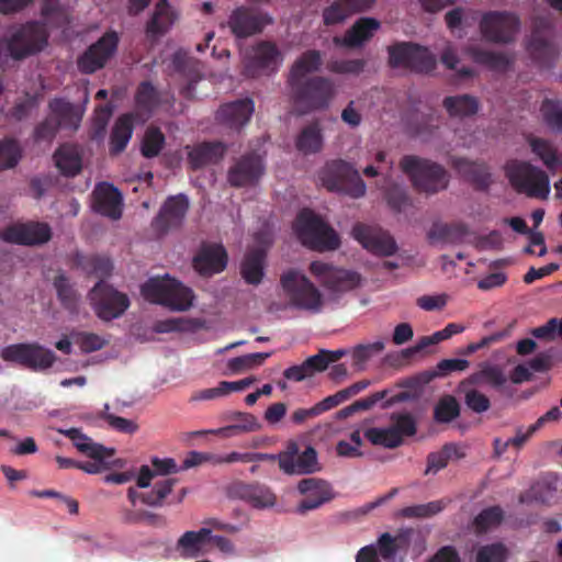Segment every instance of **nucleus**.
Segmentation results:
<instances>
[{"instance_id":"37","label":"nucleus","mask_w":562,"mask_h":562,"mask_svg":"<svg viewBox=\"0 0 562 562\" xmlns=\"http://www.w3.org/2000/svg\"><path fill=\"white\" fill-rule=\"evenodd\" d=\"M212 530L203 527L198 531H186L177 541L176 550L183 559H194L200 557L202 547L207 541Z\"/></svg>"},{"instance_id":"4","label":"nucleus","mask_w":562,"mask_h":562,"mask_svg":"<svg viewBox=\"0 0 562 562\" xmlns=\"http://www.w3.org/2000/svg\"><path fill=\"white\" fill-rule=\"evenodd\" d=\"M512 188L528 198L547 200L550 194V179L542 169L529 161L513 159L504 167Z\"/></svg>"},{"instance_id":"38","label":"nucleus","mask_w":562,"mask_h":562,"mask_svg":"<svg viewBox=\"0 0 562 562\" xmlns=\"http://www.w3.org/2000/svg\"><path fill=\"white\" fill-rule=\"evenodd\" d=\"M324 145L323 130L319 121L315 120L304 126L295 138L296 149L304 155L317 154Z\"/></svg>"},{"instance_id":"17","label":"nucleus","mask_w":562,"mask_h":562,"mask_svg":"<svg viewBox=\"0 0 562 562\" xmlns=\"http://www.w3.org/2000/svg\"><path fill=\"white\" fill-rule=\"evenodd\" d=\"M265 173L262 157L257 153L241 155L228 169L227 182L233 188H244L258 183Z\"/></svg>"},{"instance_id":"7","label":"nucleus","mask_w":562,"mask_h":562,"mask_svg":"<svg viewBox=\"0 0 562 562\" xmlns=\"http://www.w3.org/2000/svg\"><path fill=\"white\" fill-rule=\"evenodd\" d=\"M318 179L328 191L344 193L353 199L363 196L367 191L358 170L341 159L327 162L318 172Z\"/></svg>"},{"instance_id":"34","label":"nucleus","mask_w":562,"mask_h":562,"mask_svg":"<svg viewBox=\"0 0 562 562\" xmlns=\"http://www.w3.org/2000/svg\"><path fill=\"white\" fill-rule=\"evenodd\" d=\"M442 106L451 117L465 119L477 114L481 103L479 98L463 93L448 95L442 100Z\"/></svg>"},{"instance_id":"13","label":"nucleus","mask_w":562,"mask_h":562,"mask_svg":"<svg viewBox=\"0 0 562 562\" xmlns=\"http://www.w3.org/2000/svg\"><path fill=\"white\" fill-rule=\"evenodd\" d=\"M520 27L519 18L507 11H490L480 21L483 37L492 43L507 44L514 41Z\"/></svg>"},{"instance_id":"11","label":"nucleus","mask_w":562,"mask_h":562,"mask_svg":"<svg viewBox=\"0 0 562 562\" xmlns=\"http://www.w3.org/2000/svg\"><path fill=\"white\" fill-rule=\"evenodd\" d=\"M557 36L558 32L549 19H535L527 49L540 66L551 67L555 60L559 54Z\"/></svg>"},{"instance_id":"52","label":"nucleus","mask_w":562,"mask_h":562,"mask_svg":"<svg viewBox=\"0 0 562 562\" xmlns=\"http://www.w3.org/2000/svg\"><path fill=\"white\" fill-rule=\"evenodd\" d=\"M461 407L453 395L446 394L439 398L434 407V420L438 424H448L460 416Z\"/></svg>"},{"instance_id":"26","label":"nucleus","mask_w":562,"mask_h":562,"mask_svg":"<svg viewBox=\"0 0 562 562\" xmlns=\"http://www.w3.org/2000/svg\"><path fill=\"white\" fill-rule=\"evenodd\" d=\"M227 25L237 38H246L260 33L263 29L262 18L245 5L232 11Z\"/></svg>"},{"instance_id":"12","label":"nucleus","mask_w":562,"mask_h":562,"mask_svg":"<svg viewBox=\"0 0 562 562\" xmlns=\"http://www.w3.org/2000/svg\"><path fill=\"white\" fill-rule=\"evenodd\" d=\"M2 360L16 363L32 371H44L53 367L56 355L40 344H13L0 353Z\"/></svg>"},{"instance_id":"41","label":"nucleus","mask_w":562,"mask_h":562,"mask_svg":"<svg viewBox=\"0 0 562 562\" xmlns=\"http://www.w3.org/2000/svg\"><path fill=\"white\" fill-rule=\"evenodd\" d=\"M467 234L468 228L464 224L435 222L428 231L427 237L431 243L459 244Z\"/></svg>"},{"instance_id":"44","label":"nucleus","mask_w":562,"mask_h":562,"mask_svg":"<svg viewBox=\"0 0 562 562\" xmlns=\"http://www.w3.org/2000/svg\"><path fill=\"white\" fill-rule=\"evenodd\" d=\"M41 14L45 27L63 29L70 23L69 12L60 0H44Z\"/></svg>"},{"instance_id":"22","label":"nucleus","mask_w":562,"mask_h":562,"mask_svg":"<svg viewBox=\"0 0 562 562\" xmlns=\"http://www.w3.org/2000/svg\"><path fill=\"white\" fill-rule=\"evenodd\" d=\"M297 490L305 496L297 507L300 514L316 509L334 498L330 485L326 481L315 477L301 480Z\"/></svg>"},{"instance_id":"32","label":"nucleus","mask_w":562,"mask_h":562,"mask_svg":"<svg viewBox=\"0 0 562 562\" xmlns=\"http://www.w3.org/2000/svg\"><path fill=\"white\" fill-rule=\"evenodd\" d=\"M322 64L319 50L308 49L302 53L290 67L286 83L310 79V75L317 72Z\"/></svg>"},{"instance_id":"6","label":"nucleus","mask_w":562,"mask_h":562,"mask_svg":"<svg viewBox=\"0 0 562 562\" xmlns=\"http://www.w3.org/2000/svg\"><path fill=\"white\" fill-rule=\"evenodd\" d=\"M145 300L164 305L172 311H187L192 306L193 291L176 279L151 278L142 285Z\"/></svg>"},{"instance_id":"35","label":"nucleus","mask_w":562,"mask_h":562,"mask_svg":"<svg viewBox=\"0 0 562 562\" xmlns=\"http://www.w3.org/2000/svg\"><path fill=\"white\" fill-rule=\"evenodd\" d=\"M133 121L134 115L132 113H125L117 117L110 135V155L116 156L125 150L133 135Z\"/></svg>"},{"instance_id":"30","label":"nucleus","mask_w":562,"mask_h":562,"mask_svg":"<svg viewBox=\"0 0 562 562\" xmlns=\"http://www.w3.org/2000/svg\"><path fill=\"white\" fill-rule=\"evenodd\" d=\"M53 159L59 172L68 178L76 177L82 169V156L72 144H63L54 153Z\"/></svg>"},{"instance_id":"24","label":"nucleus","mask_w":562,"mask_h":562,"mask_svg":"<svg viewBox=\"0 0 562 562\" xmlns=\"http://www.w3.org/2000/svg\"><path fill=\"white\" fill-rule=\"evenodd\" d=\"M232 497L241 499L255 508H268L276 504L272 491L260 483L235 482L229 487Z\"/></svg>"},{"instance_id":"40","label":"nucleus","mask_w":562,"mask_h":562,"mask_svg":"<svg viewBox=\"0 0 562 562\" xmlns=\"http://www.w3.org/2000/svg\"><path fill=\"white\" fill-rule=\"evenodd\" d=\"M266 251L262 248L249 250L241 262L240 273L248 284L257 285L263 278Z\"/></svg>"},{"instance_id":"55","label":"nucleus","mask_w":562,"mask_h":562,"mask_svg":"<svg viewBox=\"0 0 562 562\" xmlns=\"http://www.w3.org/2000/svg\"><path fill=\"white\" fill-rule=\"evenodd\" d=\"M166 137L159 127L149 126L143 137L140 153L145 158H155L162 150Z\"/></svg>"},{"instance_id":"54","label":"nucleus","mask_w":562,"mask_h":562,"mask_svg":"<svg viewBox=\"0 0 562 562\" xmlns=\"http://www.w3.org/2000/svg\"><path fill=\"white\" fill-rule=\"evenodd\" d=\"M540 112L543 122L551 131L562 133V103L560 100L546 98L540 105Z\"/></svg>"},{"instance_id":"14","label":"nucleus","mask_w":562,"mask_h":562,"mask_svg":"<svg viewBox=\"0 0 562 562\" xmlns=\"http://www.w3.org/2000/svg\"><path fill=\"white\" fill-rule=\"evenodd\" d=\"M310 271L324 288L333 293H346L359 288L362 283V277L357 271L336 268L318 260L311 262Z\"/></svg>"},{"instance_id":"20","label":"nucleus","mask_w":562,"mask_h":562,"mask_svg":"<svg viewBox=\"0 0 562 562\" xmlns=\"http://www.w3.org/2000/svg\"><path fill=\"white\" fill-rule=\"evenodd\" d=\"M352 237L363 248L380 256H392L397 250L394 238L378 226L357 223L352 228Z\"/></svg>"},{"instance_id":"36","label":"nucleus","mask_w":562,"mask_h":562,"mask_svg":"<svg viewBox=\"0 0 562 562\" xmlns=\"http://www.w3.org/2000/svg\"><path fill=\"white\" fill-rule=\"evenodd\" d=\"M412 529H405L396 536L389 532L382 533L376 541L378 557L385 561L395 559L400 550H406L411 542Z\"/></svg>"},{"instance_id":"23","label":"nucleus","mask_w":562,"mask_h":562,"mask_svg":"<svg viewBox=\"0 0 562 562\" xmlns=\"http://www.w3.org/2000/svg\"><path fill=\"white\" fill-rule=\"evenodd\" d=\"M93 210L111 220H120L123 213L122 193L108 182L98 184L93 191Z\"/></svg>"},{"instance_id":"45","label":"nucleus","mask_w":562,"mask_h":562,"mask_svg":"<svg viewBox=\"0 0 562 562\" xmlns=\"http://www.w3.org/2000/svg\"><path fill=\"white\" fill-rule=\"evenodd\" d=\"M506 381L507 378L499 367L484 363L479 371L470 374L469 378L462 382V385H482L486 383L492 387L498 389L503 386Z\"/></svg>"},{"instance_id":"59","label":"nucleus","mask_w":562,"mask_h":562,"mask_svg":"<svg viewBox=\"0 0 562 562\" xmlns=\"http://www.w3.org/2000/svg\"><path fill=\"white\" fill-rule=\"evenodd\" d=\"M271 356L272 352L248 353L229 359L227 367L233 373H239L244 370L261 366Z\"/></svg>"},{"instance_id":"31","label":"nucleus","mask_w":562,"mask_h":562,"mask_svg":"<svg viewBox=\"0 0 562 562\" xmlns=\"http://www.w3.org/2000/svg\"><path fill=\"white\" fill-rule=\"evenodd\" d=\"M226 147L220 142H204L188 153V160L193 170L206 165L217 164L225 155Z\"/></svg>"},{"instance_id":"57","label":"nucleus","mask_w":562,"mask_h":562,"mask_svg":"<svg viewBox=\"0 0 562 562\" xmlns=\"http://www.w3.org/2000/svg\"><path fill=\"white\" fill-rule=\"evenodd\" d=\"M447 504V501L438 499L427 504L412 505L402 508L400 515L404 518H429L442 512Z\"/></svg>"},{"instance_id":"60","label":"nucleus","mask_w":562,"mask_h":562,"mask_svg":"<svg viewBox=\"0 0 562 562\" xmlns=\"http://www.w3.org/2000/svg\"><path fill=\"white\" fill-rule=\"evenodd\" d=\"M392 422L391 427L401 437L403 443L404 437H413L417 432V422L413 414L408 412L392 413L390 416Z\"/></svg>"},{"instance_id":"58","label":"nucleus","mask_w":562,"mask_h":562,"mask_svg":"<svg viewBox=\"0 0 562 562\" xmlns=\"http://www.w3.org/2000/svg\"><path fill=\"white\" fill-rule=\"evenodd\" d=\"M22 158V149L18 140L4 138L0 140V171L14 168Z\"/></svg>"},{"instance_id":"15","label":"nucleus","mask_w":562,"mask_h":562,"mask_svg":"<svg viewBox=\"0 0 562 562\" xmlns=\"http://www.w3.org/2000/svg\"><path fill=\"white\" fill-rule=\"evenodd\" d=\"M282 59V54L274 43L260 41L252 46L245 60L244 75L249 78L270 75L279 69Z\"/></svg>"},{"instance_id":"62","label":"nucleus","mask_w":562,"mask_h":562,"mask_svg":"<svg viewBox=\"0 0 562 562\" xmlns=\"http://www.w3.org/2000/svg\"><path fill=\"white\" fill-rule=\"evenodd\" d=\"M503 517L504 513L499 506H491L488 508L483 509L474 518L473 524L477 532H485L491 527L499 525L503 520Z\"/></svg>"},{"instance_id":"42","label":"nucleus","mask_w":562,"mask_h":562,"mask_svg":"<svg viewBox=\"0 0 562 562\" xmlns=\"http://www.w3.org/2000/svg\"><path fill=\"white\" fill-rule=\"evenodd\" d=\"M59 432L70 439L77 450L90 459H101L106 452L105 446L94 442L79 428L60 429Z\"/></svg>"},{"instance_id":"51","label":"nucleus","mask_w":562,"mask_h":562,"mask_svg":"<svg viewBox=\"0 0 562 562\" xmlns=\"http://www.w3.org/2000/svg\"><path fill=\"white\" fill-rule=\"evenodd\" d=\"M383 196L392 211L401 213L411 204V199L404 187L393 182L391 179L384 180L382 187Z\"/></svg>"},{"instance_id":"64","label":"nucleus","mask_w":562,"mask_h":562,"mask_svg":"<svg viewBox=\"0 0 562 562\" xmlns=\"http://www.w3.org/2000/svg\"><path fill=\"white\" fill-rule=\"evenodd\" d=\"M507 549L503 543H491L481 547L476 552V562H505Z\"/></svg>"},{"instance_id":"2","label":"nucleus","mask_w":562,"mask_h":562,"mask_svg":"<svg viewBox=\"0 0 562 562\" xmlns=\"http://www.w3.org/2000/svg\"><path fill=\"white\" fill-rule=\"evenodd\" d=\"M400 168L418 192L435 194L445 190L449 184L447 170L429 159L405 155L400 161Z\"/></svg>"},{"instance_id":"9","label":"nucleus","mask_w":562,"mask_h":562,"mask_svg":"<svg viewBox=\"0 0 562 562\" xmlns=\"http://www.w3.org/2000/svg\"><path fill=\"white\" fill-rule=\"evenodd\" d=\"M389 65L406 68L416 74H429L437 66L436 57L428 48L414 43H396L387 47Z\"/></svg>"},{"instance_id":"50","label":"nucleus","mask_w":562,"mask_h":562,"mask_svg":"<svg viewBox=\"0 0 562 562\" xmlns=\"http://www.w3.org/2000/svg\"><path fill=\"white\" fill-rule=\"evenodd\" d=\"M54 288L63 307L70 313L78 312L79 295L64 273L55 277Z\"/></svg>"},{"instance_id":"28","label":"nucleus","mask_w":562,"mask_h":562,"mask_svg":"<svg viewBox=\"0 0 562 562\" xmlns=\"http://www.w3.org/2000/svg\"><path fill=\"white\" fill-rule=\"evenodd\" d=\"M254 111L251 99L236 100L222 105L216 112V120L229 128L239 130L249 122Z\"/></svg>"},{"instance_id":"16","label":"nucleus","mask_w":562,"mask_h":562,"mask_svg":"<svg viewBox=\"0 0 562 562\" xmlns=\"http://www.w3.org/2000/svg\"><path fill=\"white\" fill-rule=\"evenodd\" d=\"M0 238L16 245H43L52 238V228L44 222L12 224L0 231Z\"/></svg>"},{"instance_id":"47","label":"nucleus","mask_w":562,"mask_h":562,"mask_svg":"<svg viewBox=\"0 0 562 562\" xmlns=\"http://www.w3.org/2000/svg\"><path fill=\"white\" fill-rule=\"evenodd\" d=\"M467 53L474 63L484 65L492 70H506L510 64L507 55L483 49L475 45L468 46Z\"/></svg>"},{"instance_id":"49","label":"nucleus","mask_w":562,"mask_h":562,"mask_svg":"<svg viewBox=\"0 0 562 562\" xmlns=\"http://www.w3.org/2000/svg\"><path fill=\"white\" fill-rule=\"evenodd\" d=\"M159 103V93L154 85L149 81H142L135 93L137 110L149 116L158 108Z\"/></svg>"},{"instance_id":"10","label":"nucleus","mask_w":562,"mask_h":562,"mask_svg":"<svg viewBox=\"0 0 562 562\" xmlns=\"http://www.w3.org/2000/svg\"><path fill=\"white\" fill-rule=\"evenodd\" d=\"M88 299L95 315L104 322L121 317L131 305L125 293L103 280L97 282L90 290Z\"/></svg>"},{"instance_id":"18","label":"nucleus","mask_w":562,"mask_h":562,"mask_svg":"<svg viewBox=\"0 0 562 562\" xmlns=\"http://www.w3.org/2000/svg\"><path fill=\"white\" fill-rule=\"evenodd\" d=\"M189 206V199L186 194L179 193L177 195L169 196L160 207L159 213L153 220V229L158 235H165L170 229L181 227Z\"/></svg>"},{"instance_id":"56","label":"nucleus","mask_w":562,"mask_h":562,"mask_svg":"<svg viewBox=\"0 0 562 562\" xmlns=\"http://www.w3.org/2000/svg\"><path fill=\"white\" fill-rule=\"evenodd\" d=\"M364 437L374 446L394 449L402 445L401 437L390 426L386 428H369L364 431Z\"/></svg>"},{"instance_id":"46","label":"nucleus","mask_w":562,"mask_h":562,"mask_svg":"<svg viewBox=\"0 0 562 562\" xmlns=\"http://www.w3.org/2000/svg\"><path fill=\"white\" fill-rule=\"evenodd\" d=\"M464 452L456 443H446L439 451L431 452L427 457V468L425 474H436L445 469L450 460L464 458Z\"/></svg>"},{"instance_id":"29","label":"nucleus","mask_w":562,"mask_h":562,"mask_svg":"<svg viewBox=\"0 0 562 562\" xmlns=\"http://www.w3.org/2000/svg\"><path fill=\"white\" fill-rule=\"evenodd\" d=\"M452 166L476 190H487L493 182L490 167L484 161L454 158Z\"/></svg>"},{"instance_id":"39","label":"nucleus","mask_w":562,"mask_h":562,"mask_svg":"<svg viewBox=\"0 0 562 562\" xmlns=\"http://www.w3.org/2000/svg\"><path fill=\"white\" fill-rule=\"evenodd\" d=\"M179 468L172 458H153L151 468L149 465H142L137 475L136 484L139 488H147L150 486L151 480L158 475H168L177 473Z\"/></svg>"},{"instance_id":"19","label":"nucleus","mask_w":562,"mask_h":562,"mask_svg":"<svg viewBox=\"0 0 562 562\" xmlns=\"http://www.w3.org/2000/svg\"><path fill=\"white\" fill-rule=\"evenodd\" d=\"M119 37L115 32H108L79 57L78 68L83 74H93L103 68L117 48Z\"/></svg>"},{"instance_id":"27","label":"nucleus","mask_w":562,"mask_h":562,"mask_svg":"<svg viewBox=\"0 0 562 562\" xmlns=\"http://www.w3.org/2000/svg\"><path fill=\"white\" fill-rule=\"evenodd\" d=\"M227 252L222 245L204 246L193 258V268L203 277L222 272L227 266Z\"/></svg>"},{"instance_id":"43","label":"nucleus","mask_w":562,"mask_h":562,"mask_svg":"<svg viewBox=\"0 0 562 562\" xmlns=\"http://www.w3.org/2000/svg\"><path fill=\"white\" fill-rule=\"evenodd\" d=\"M173 22L175 16L167 0H159L150 21L147 23V35L150 37L164 35Z\"/></svg>"},{"instance_id":"63","label":"nucleus","mask_w":562,"mask_h":562,"mask_svg":"<svg viewBox=\"0 0 562 562\" xmlns=\"http://www.w3.org/2000/svg\"><path fill=\"white\" fill-rule=\"evenodd\" d=\"M366 65L364 59H336L327 64V69L338 75H359L364 70Z\"/></svg>"},{"instance_id":"25","label":"nucleus","mask_w":562,"mask_h":562,"mask_svg":"<svg viewBox=\"0 0 562 562\" xmlns=\"http://www.w3.org/2000/svg\"><path fill=\"white\" fill-rule=\"evenodd\" d=\"M380 22L374 18H360L348 29L342 37L335 36L336 46L358 48L369 42L380 29Z\"/></svg>"},{"instance_id":"33","label":"nucleus","mask_w":562,"mask_h":562,"mask_svg":"<svg viewBox=\"0 0 562 562\" xmlns=\"http://www.w3.org/2000/svg\"><path fill=\"white\" fill-rule=\"evenodd\" d=\"M50 115L59 128H69L71 131L78 130L82 113L72 103L64 99H53L49 104Z\"/></svg>"},{"instance_id":"5","label":"nucleus","mask_w":562,"mask_h":562,"mask_svg":"<svg viewBox=\"0 0 562 562\" xmlns=\"http://www.w3.org/2000/svg\"><path fill=\"white\" fill-rule=\"evenodd\" d=\"M294 231L301 243L313 250H335L340 245L337 233L310 209L297 214Z\"/></svg>"},{"instance_id":"8","label":"nucleus","mask_w":562,"mask_h":562,"mask_svg":"<svg viewBox=\"0 0 562 562\" xmlns=\"http://www.w3.org/2000/svg\"><path fill=\"white\" fill-rule=\"evenodd\" d=\"M280 282L293 306L312 313L321 312L323 307L322 293L306 276L290 269L281 276Z\"/></svg>"},{"instance_id":"1","label":"nucleus","mask_w":562,"mask_h":562,"mask_svg":"<svg viewBox=\"0 0 562 562\" xmlns=\"http://www.w3.org/2000/svg\"><path fill=\"white\" fill-rule=\"evenodd\" d=\"M286 87L294 112L300 116L328 109L337 92L335 82L324 76H312Z\"/></svg>"},{"instance_id":"21","label":"nucleus","mask_w":562,"mask_h":562,"mask_svg":"<svg viewBox=\"0 0 562 562\" xmlns=\"http://www.w3.org/2000/svg\"><path fill=\"white\" fill-rule=\"evenodd\" d=\"M279 467L286 474H310L317 470V453L307 447L299 453L295 443L288 447L285 452L279 454Z\"/></svg>"},{"instance_id":"48","label":"nucleus","mask_w":562,"mask_h":562,"mask_svg":"<svg viewBox=\"0 0 562 562\" xmlns=\"http://www.w3.org/2000/svg\"><path fill=\"white\" fill-rule=\"evenodd\" d=\"M528 143L531 151L539 157L550 171L554 172L558 169L560 161L557 148L553 144L540 137H529Z\"/></svg>"},{"instance_id":"61","label":"nucleus","mask_w":562,"mask_h":562,"mask_svg":"<svg viewBox=\"0 0 562 562\" xmlns=\"http://www.w3.org/2000/svg\"><path fill=\"white\" fill-rule=\"evenodd\" d=\"M81 266L87 273L99 278H105L110 276L113 270V263L111 259L101 255H92L86 257L81 261Z\"/></svg>"},{"instance_id":"3","label":"nucleus","mask_w":562,"mask_h":562,"mask_svg":"<svg viewBox=\"0 0 562 562\" xmlns=\"http://www.w3.org/2000/svg\"><path fill=\"white\" fill-rule=\"evenodd\" d=\"M48 36L42 22L29 21L20 25L9 37L0 41V66L4 63L2 45H4L7 56L22 60L42 52L48 43Z\"/></svg>"},{"instance_id":"53","label":"nucleus","mask_w":562,"mask_h":562,"mask_svg":"<svg viewBox=\"0 0 562 562\" xmlns=\"http://www.w3.org/2000/svg\"><path fill=\"white\" fill-rule=\"evenodd\" d=\"M177 482V479H165L156 482L151 491L142 493L140 503L150 507H161Z\"/></svg>"}]
</instances>
